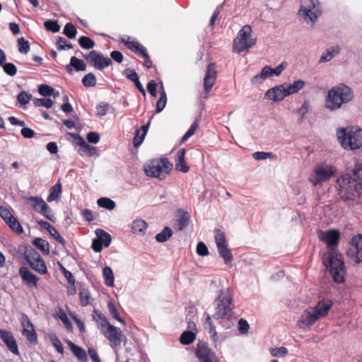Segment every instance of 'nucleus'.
Wrapping results in <instances>:
<instances>
[{
    "instance_id": "obj_1",
    "label": "nucleus",
    "mask_w": 362,
    "mask_h": 362,
    "mask_svg": "<svg viewBox=\"0 0 362 362\" xmlns=\"http://www.w3.org/2000/svg\"><path fill=\"white\" fill-rule=\"evenodd\" d=\"M318 238L328 247L327 252L323 255V264L329 270L335 283H344L346 276V268L341 255L336 251V247L340 240L339 231L336 229H330L326 231L320 230Z\"/></svg>"
},
{
    "instance_id": "obj_2",
    "label": "nucleus",
    "mask_w": 362,
    "mask_h": 362,
    "mask_svg": "<svg viewBox=\"0 0 362 362\" xmlns=\"http://www.w3.org/2000/svg\"><path fill=\"white\" fill-rule=\"evenodd\" d=\"M215 313L213 317L219 320V324L226 329H230L233 322L230 320L234 315L233 298L228 288H223L218 291L214 300Z\"/></svg>"
},
{
    "instance_id": "obj_3",
    "label": "nucleus",
    "mask_w": 362,
    "mask_h": 362,
    "mask_svg": "<svg viewBox=\"0 0 362 362\" xmlns=\"http://www.w3.org/2000/svg\"><path fill=\"white\" fill-rule=\"evenodd\" d=\"M337 141L346 151H354L362 147V129L358 126H348L337 129Z\"/></svg>"
},
{
    "instance_id": "obj_4",
    "label": "nucleus",
    "mask_w": 362,
    "mask_h": 362,
    "mask_svg": "<svg viewBox=\"0 0 362 362\" xmlns=\"http://www.w3.org/2000/svg\"><path fill=\"white\" fill-rule=\"evenodd\" d=\"M336 188L344 202L354 201L362 193V179L357 180L346 174L337 180Z\"/></svg>"
},
{
    "instance_id": "obj_5",
    "label": "nucleus",
    "mask_w": 362,
    "mask_h": 362,
    "mask_svg": "<svg viewBox=\"0 0 362 362\" xmlns=\"http://www.w3.org/2000/svg\"><path fill=\"white\" fill-rule=\"evenodd\" d=\"M354 98L352 90L341 83L332 87L327 93L326 107L332 111L339 109L342 103H347Z\"/></svg>"
},
{
    "instance_id": "obj_6",
    "label": "nucleus",
    "mask_w": 362,
    "mask_h": 362,
    "mask_svg": "<svg viewBox=\"0 0 362 362\" xmlns=\"http://www.w3.org/2000/svg\"><path fill=\"white\" fill-rule=\"evenodd\" d=\"M173 167V163L167 158H160L153 159L149 164L144 165V170L147 176L162 180L170 174Z\"/></svg>"
},
{
    "instance_id": "obj_7",
    "label": "nucleus",
    "mask_w": 362,
    "mask_h": 362,
    "mask_svg": "<svg viewBox=\"0 0 362 362\" xmlns=\"http://www.w3.org/2000/svg\"><path fill=\"white\" fill-rule=\"evenodd\" d=\"M252 28L250 25H244L238 32V36L233 40V49L240 53L248 51L256 43V38L251 37Z\"/></svg>"
},
{
    "instance_id": "obj_8",
    "label": "nucleus",
    "mask_w": 362,
    "mask_h": 362,
    "mask_svg": "<svg viewBox=\"0 0 362 362\" xmlns=\"http://www.w3.org/2000/svg\"><path fill=\"white\" fill-rule=\"evenodd\" d=\"M320 14V3L318 0H301L300 8L298 11V15L303 18L305 21L309 19L312 23H315Z\"/></svg>"
},
{
    "instance_id": "obj_9",
    "label": "nucleus",
    "mask_w": 362,
    "mask_h": 362,
    "mask_svg": "<svg viewBox=\"0 0 362 362\" xmlns=\"http://www.w3.org/2000/svg\"><path fill=\"white\" fill-rule=\"evenodd\" d=\"M195 356L199 362H219L216 353L209 347L206 342L199 340L197 344Z\"/></svg>"
},
{
    "instance_id": "obj_10",
    "label": "nucleus",
    "mask_w": 362,
    "mask_h": 362,
    "mask_svg": "<svg viewBox=\"0 0 362 362\" xmlns=\"http://www.w3.org/2000/svg\"><path fill=\"white\" fill-rule=\"evenodd\" d=\"M349 258L355 264L362 262V235L358 234L351 238L346 252Z\"/></svg>"
},
{
    "instance_id": "obj_11",
    "label": "nucleus",
    "mask_w": 362,
    "mask_h": 362,
    "mask_svg": "<svg viewBox=\"0 0 362 362\" xmlns=\"http://www.w3.org/2000/svg\"><path fill=\"white\" fill-rule=\"evenodd\" d=\"M93 320L98 323V327L106 337V334H111L116 331V327L112 325L107 320L106 316L99 310L95 309L93 313Z\"/></svg>"
},
{
    "instance_id": "obj_12",
    "label": "nucleus",
    "mask_w": 362,
    "mask_h": 362,
    "mask_svg": "<svg viewBox=\"0 0 362 362\" xmlns=\"http://www.w3.org/2000/svg\"><path fill=\"white\" fill-rule=\"evenodd\" d=\"M287 96L288 95L286 92L285 83L269 88L264 94V98L272 100L274 102L281 101Z\"/></svg>"
},
{
    "instance_id": "obj_13",
    "label": "nucleus",
    "mask_w": 362,
    "mask_h": 362,
    "mask_svg": "<svg viewBox=\"0 0 362 362\" xmlns=\"http://www.w3.org/2000/svg\"><path fill=\"white\" fill-rule=\"evenodd\" d=\"M319 319L313 308L306 309L300 315L298 326L301 329L309 328Z\"/></svg>"
},
{
    "instance_id": "obj_14",
    "label": "nucleus",
    "mask_w": 362,
    "mask_h": 362,
    "mask_svg": "<svg viewBox=\"0 0 362 362\" xmlns=\"http://www.w3.org/2000/svg\"><path fill=\"white\" fill-rule=\"evenodd\" d=\"M315 173L316 175L315 180L313 181V186H317L321 182L329 180L332 176H334V171L329 166H317L315 169Z\"/></svg>"
},
{
    "instance_id": "obj_15",
    "label": "nucleus",
    "mask_w": 362,
    "mask_h": 362,
    "mask_svg": "<svg viewBox=\"0 0 362 362\" xmlns=\"http://www.w3.org/2000/svg\"><path fill=\"white\" fill-rule=\"evenodd\" d=\"M0 337L12 354L19 355L16 341L11 332L0 329Z\"/></svg>"
},
{
    "instance_id": "obj_16",
    "label": "nucleus",
    "mask_w": 362,
    "mask_h": 362,
    "mask_svg": "<svg viewBox=\"0 0 362 362\" xmlns=\"http://www.w3.org/2000/svg\"><path fill=\"white\" fill-rule=\"evenodd\" d=\"M19 275L23 281L29 287L37 288L39 278L32 273L26 267H21L19 269Z\"/></svg>"
},
{
    "instance_id": "obj_17",
    "label": "nucleus",
    "mask_w": 362,
    "mask_h": 362,
    "mask_svg": "<svg viewBox=\"0 0 362 362\" xmlns=\"http://www.w3.org/2000/svg\"><path fill=\"white\" fill-rule=\"evenodd\" d=\"M204 316L205 317V320L203 322L204 329L210 334L214 346L216 348L218 337L216 330V327L211 320V317L208 313H204Z\"/></svg>"
},
{
    "instance_id": "obj_18",
    "label": "nucleus",
    "mask_w": 362,
    "mask_h": 362,
    "mask_svg": "<svg viewBox=\"0 0 362 362\" xmlns=\"http://www.w3.org/2000/svg\"><path fill=\"white\" fill-rule=\"evenodd\" d=\"M333 305V302L329 299L320 300L316 305L313 308L319 318L327 316Z\"/></svg>"
},
{
    "instance_id": "obj_19",
    "label": "nucleus",
    "mask_w": 362,
    "mask_h": 362,
    "mask_svg": "<svg viewBox=\"0 0 362 362\" xmlns=\"http://www.w3.org/2000/svg\"><path fill=\"white\" fill-rule=\"evenodd\" d=\"M37 224L40 226L42 228L47 230L49 235L59 243H60L64 247L66 245V241L60 235L57 229L52 226L49 222L40 220L37 221Z\"/></svg>"
},
{
    "instance_id": "obj_20",
    "label": "nucleus",
    "mask_w": 362,
    "mask_h": 362,
    "mask_svg": "<svg viewBox=\"0 0 362 362\" xmlns=\"http://www.w3.org/2000/svg\"><path fill=\"white\" fill-rule=\"evenodd\" d=\"M211 64L207 66V71L204 78V87L206 93H209L214 84L216 71L214 69H211Z\"/></svg>"
},
{
    "instance_id": "obj_21",
    "label": "nucleus",
    "mask_w": 362,
    "mask_h": 362,
    "mask_svg": "<svg viewBox=\"0 0 362 362\" xmlns=\"http://www.w3.org/2000/svg\"><path fill=\"white\" fill-rule=\"evenodd\" d=\"M186 150L185 148L180 149L175 154V169L182 173H187L189 171V166L187 165L185 160V155Z\"/></svg>"
},
{
    "instance_id": "obj_22",
    "label": "nucleus",
    "mask_w": 362,
    "mask_h": 362,
    "mask_svg": "<svg viewBox=\"0 0 362 362\" xmlns=\"http://www.w3.org/2000/svg\"><path fill=\"white\" fill-rule=\"evenodd\" d=\"M106 338L113 343L115 346H118L122 342L126 344L127 342V338L125 335L122 333L119 328L116 327V331L112 332L111 334H106Z\"/></svg>"
},
{
    "instance_id": "obj_23",
    "label": "nucleus",
    "mask_w": 362,
    "mask_h": 362,
    "mask_svg": "<svg viewBox=\"0 0 362 362\" xmlns=\"http://www.w3.org/2000/svg\"><path fill=\"white\" fill-rule=\"evenodd\" d=\"M269 69V66H265L261 70L260 73L257 74L251 78V83L252 85L262 84L268 77L271 76V73Z\"/></svg>"
},
{
    "instance_id": "obj_24",
    "label": "nucleus",
    "mask_w": 362,
    "mask_h": 362,
    "mask_svg": "<svg viewBox=\"0 0 362 362\" xmlns=\"http://www.w3.org/2000/svg\"><path fill=\"white\" fill-rule=\"evenodd\" d=\"M29 266L30 268L33 270H35L36 272L39 273L40 274H45L47 273V268L45 264V262L44 259H38L36 260H33L31 262H30Z\"/></svg>"
},
{
    "instance_id": "obj_25",
    "label": "nucleus",
    "mask_w": 362,
    "mask_h": 362,
    "mask_svg": "<svg viewBox=\"0 0 362 362\" xmlns=\"http://www.w3.org/2000/svg\"><path fill=\"white\" fill-rule=\"evenodd\" d=\"M148 227V224L142 219L134 220L131 226V230L133 233L144 235Z\"/></svg>"
},
{
    "instance_id": "obj_26",
    "label": "nucleus",
    "mask_w": 362,
    "mask_h": 362,
    "mask_svg": "<svg viewBox=\"0 0 362 362\" xmlns=\"http://www.w3.org/2000/svg\"><path fill=\"white\" fill-rule=\"evenodd\" d=\"M216 247L219 256L223 259L225 264L230 263L233 260V255L228 249L227 243Z\"/></svg>"
},
{
    "instance_id": "obj_27",
    "label": "nucleus",
    "mask_w": 362,
    "mask_h": 362,
    "mask_svg": "<svg viewBox=\"0 0 362 362\" xmlns=\"http://www.w3.org/2000/svg\"><path fill=\"white\" fill-rule=\"evenodd\" d=\"M32 243L40 250L43 255H47L49 254V245L47 240L41 238H35Z\"/></svg>"
},
{
    "instance_id": "obj_28",
    "label": "nucleus",
    "mask_w": 362,
    "mask_h": 362,
    "mask_svg": "<svg viewBox=\"0 0 362 362\" xmlns=\"http://www.w3.org/2000/svg\"><path fill=\"white\" fill-rule=\"evenodd\" d=\"M97 238L101 242L105 247H107L111 244V235L103 229L97 228L95 230Z\"/></svg>"
},
{
    "instance_id": "obj_29",
    "label": "nucleus",
    "mask_w": 362,
    "mask_h": 362,
    "mask_svg": "<svg viewBox=\"0 0 362 362\" xmlns=\"http://www.w3.org/2000/svg\"><path fill=\"white\" fill-rule=\"evenodd\" d=\"M24 259L29 264L33 260L42 259L39 252L31 246L25 247L24 251Z\"/></svg>"
},
{
    "instance_id": "obj_30",
    "label": "nucleus",
    "mask_w": 362,
    "mask_h": 362,
    "mask_svg": "<svg viewBox=\"0 0 362 362\" xmlns=\"http://www.w3.org/2000/svg\"><path fill=\"white\" fill-rule=\"evenodd\" d=\"M103 276L105 284L108 287L114 286L115 276L112 268L105 266L103 269Z\"/></svg>"
},
{
    "instance_id": "obj_31",
    "label": "nucleus",
    "mask_w": 362,
    "mask_h": 362,
    "mask_svg": "<svg viewBox=\"0 0 362 362\" xmlns=\"http://www.w3.org/2000/svg\"><path fill=\"white\" fill-rule=\"evenodd\" d=\"M62 194V184L57 182L54 186L50 188L49 194L47 197V201L50 202L56 200L60 197Z\"/></svg>"
},
{
    "instance_id": "obj_32",
    "label": "nucleus",
    "mask_w": 362,
    "mask_h": 362,
    "mask_svg": "<svg viewBox=\"0 0 362 362\" xmlns=\"http://www.w3.org/2000/svg\"><path fill=\"white\" fill-rule=\"evenodd\" d=\"M173 234V230L168 227L165 226L161 232L156 234L155 238L158 243L166 242Z\"/></svg>"
},
{
    "instance_id": "obj_33",
    "label": "nucleus",
    "mask_w": 362,
    "mask_h": 362,
    "mask_svg": "<svg viewBox=\"0 0 362 362\" xmlns=\"http://www.w3.org/2000/svg\"><path fill=\"white\" fill-rule=\"evenodd\" d=\"M305 83L303 80H296L292 84L286 86V92L288 95L298 93L305 86Z\"/></svg>"
},
{
    "instance_id": "obj_34",
    "label": "nucleus",
    "mask_w": 362,
    "mask_h": 362,
    "mask_svg": "<svg viewBox=\"0 0 362 362\" xmlns=\"http://www.w3.org/2000/svg\"><path fill=\"white\" fill-rule=\"evenodd\" d=\"M196 339V334L191 330L184 331L180 337V341L183 345L192 344Z\"/></svg>"
},
{
    "instance_id": "obj_35",
    "label": "nucleus",
    "mask_w": 362,
    "mask_h": 362,
    "mask_svg": "<svg viewBox=\"0 0 362 362\" xmlns=\"http://www.w3.org/2000/svg\"><path fill=\"white\" fill-rule=\"evenodd\" d=\"M80 304L82 307H86L90 304L91 294L86 288H82L79 292Z\"/></svg>"
},
{
    "instance_id": "obj_36",
    "label": "nucleus",
    "mask_w": 362,
    "mask_h": 362,
    "mask_svg": "<svg viewBox=\"0 0 362 362\" xmlns=\"http://www.w3.org/2000/svg\"><path fill=\"white\" fill-rule=\"evenodd\" d=\"M190 221V215L187 211H182V214L177 219V228L179 230H183L189 225Z\"/></svg>"
},
{
    "instance_id": "obj_37",
    "label": "nucleus",
    "mask_w": 362,
    "mask_h": 362,
    "mask_svg": "<svg viewBox=\"0 0 362 362\" xmlns=\"http://www.w3.org/2000/svg\"><path fill=\"white\" fill-rule=\"evenodd\" d=\"M48 337L56 351L60 354H63L64 353V347L57 334L55 333H49Z\"/></svg>"
},
{
    "instance_id": "obj_38",
    "label": "nucleus",
    "mask_w": 362,
    "mask_h": 362,
    "mask_svg": "<svg viewBox=\"0 0 362 362\" xmlns=\"http://www.w3.org/2000/svg\"><path fill=\"white\" fill-rule=\"evenodd\" d=\"M97 204L99 207L106 209L108 210H113L115 206V202L107 197H100L97 200Z\"/></svg>"
},
{
    "instance_id": "obj_39",
    "label": "nucleus",
    "mask_w": 362,
    "mask_h": 362,
    "mask_svg": "<svg viewBox=\"0 0 362 362\" xmlns=\"http://www.w3.org/2000/svg\"><path fill=\"white\" fill-rule=\"evenodd\" d=\"M39 214L52 222H55L56 221V218L52 210L47 203H44V204H42V207L39 211Z\"/></svg>"
},
{
    "instance_id": "obj_40",
    "label": "nucleus",
    "mask_w": 362,
    "mask_h": 362,
    "mask_svg": "<svg viewBox=\"0 0 362 362\" xmlns=\"http://www.w3.org/2000/svg\"><path fill=\"white\" fill-rule=\"evenodd\" d=\"M107 307L110 312V314L112 315V317L117 320L118 322L122 323L123 325H125L126 322L125 320L120 317L119 313L115 306V305L113 303L112 300H109L107 303Z\"/></svg>"
},
{
    "instance_id": "obj_41",
    "label": "nucleus",
    "mask_w": 362,
    "mask_h": 362,
    "mask_svg": "<svg viewBox=\"0 0 362 362\" xmlns=\"http://www.w3.org/2000/svg\"><path fill=\"white\" fill-rule=\"evenodd\" d=\"M71 350L73 354L81 361L87 362L88 356L86 351L81 346L76 345Z\"/></svg>"
},
{
    "instance_id": "obj_42",
    "label": "nucleus",
    "mask_w": 362,
    "mask_h": 362,
    "mask_svg": "<svg viewBox=\"0 0 362 362\" xmlns=\"http://www.w3.org/2000/svg\"><path fill=\"white\" fill-rule=\"evenodd\" d=\"M25 199L28 202H33L32 207L37 213H39V211L40 210V209H42V204H44V203H46L42 199V198H41L40 197L30 196V197H26Z\"/></svg>"
},
{
    "instance_id": "obj_43",
    "label": "nucleus",
    "mask_w": 362,
    "mask_h": 362,
    "mask_svg": "<svg viewBox=\"0 0 362 362\" xmlns=\"http://www.w3.org/2000/svg\"><path fill=\"white\" fill-rule=\"evenodd\" d=\"M339 52L338 49H335L332 47L326 50L325 53H323L319 60L320 62H329L337 53Z\"/></svg>"
},
{
    "instance_id": "obj_44",
    "label": "nucleus",
    "mask_w": 362,
    "mask_h": 362,
    "mask_svg": "<svg viewBox=\"0 0 362 362\" xmlns=\"http://www.w3.org/2000/svg\"><path fill=\"white\" fill-rule=\"evenodd\" d=\"M33 104L35 107L43 106L49 109L52 107V105H54V102L49 98H34Z\"/></svg>"
},
{
    "instance_id": "obj_45",
    "label": "nucleus",
    "mask_w": 362,
    "mask_h": 362,
    "mask_svg": "<svg viewBox=\"0 0 362 362\" xmlns=\"http://www.w3.org/2000/svg\"><path fill=\"white\" fill-rule=\"evenodd\" d=\"M97 79L93 73H88L82 78L83 86L86 88L94 87L96 85Z\"/></svg>"
},
{
    "instance_id": "obj_46",
    "label": "nucleus",
    "mask_w": 362,
    "mask_h": 362,
    "mask_svg": "<svg viewBox=\"0 0 362 362\" xmlns=\"http://www.w3.org/2000/svg\"><path fill=\"white\" fill-rule=\"evenodd\" d=\"M78 44L81 48L85 49H92L95 46V42L89 37L81 36L78 39Z\"/></svg>"
},
{
    "instance_id": "obj_47",
    "label": "nucleus",
    "mask_w": 362,
    "mask_h": 362,
    "mask_svg": "<svg viewBox=\"0 0 362 362\" xmlns=\"http://www.w3.org/2000/svg\"><path fill=\"white\" fill-rule=\"evenodd\" d=\"M23 334L25 336L27 340L30 343H37V334L34 328L23 329Z\"/></svg>"
},
{
    "instance_id": "obj_48",
    "label": "nucleus",
    "mask_w": 362,
    "mask_h": 362,
    "mask_svg": "<svg viewBox=\"0 0 362 362\" xmlns=\"http://www.w3.org/2000/svg\"><path fill=\"white\" fill-rule=\"evenodd\" d=\"M9 228L17 234H21L23 232V229L20 222L13 216L11 219V221H7L6 223Z\"/></svg>"
},
{
    "instance_id": "obj_49",
    "label": "nucleus",
    "mask_w": 362,
    "mask_h": 362,
    "mask_svg": "<svg viewBox=\"0 0 362 362\" xmlns=\"http://www.w3.org/2000/svg\"><path fill=\"white\" fill-rule=\"evenodd\" d=\"M63 34L69 39H74L76 36L77 30L71 23H67L64 28Z\"/></svg>"
},
{
    "instance_id": "obj_50",
    "label": "nucleus",
    "mask_w": 362,
    "mask_h": 362,
    "mask_svg": "<svg viewBox=\"0 0 362 362\" xmlns=\"http://www.w3.org/2000/svg\"><path fill=\"white\" fill-rule=\"evenodd\" d=\"M18 52L21 54H27L30 49L29 42L23 37H20L17 40Z\"/></svg>"
},
{
    "instance_id": "obj_51",
    "label": "nucleus",
    "mask_w": 362,
    "mask_h": 362,
    "mask_svg": "<svg viewBox=\"0 0 362 362\" xmlns=\"http://www.w3.org/2000/svg\"><path fill=\"white\" fill-rule=\"evenodd\" d=\"M112 63V62L111 59L104 57V55L102 53H100L95 69L101 71L111 65Z\"/></svg>"
},
{
    "instance_id": "obj_52",
    "label": "nucleus",
    "mask_w": 362,
    "mask_h": 362,
    "mask_svg": "<svg viewBox=\"0 0 362 362\" xmlns=\"http://www.w3.org/2000/svg\"><path fill=\"white\" fill-rule=\"evenodd\" d=\"M58 316H59V318L61 320V321L64 325L66 329L68 331H71L73 329L72 323L68 318L64 310L61 308H59V312Z\"/></svg>"
},
{
    "instance_id": "obj_53",
    "label": "nucleus",
    "mask_w": 362,
    "mask_h": 362,
    "mask_svg": "<svg viewBox=\"0 0 362 362\" xmlns=\"http://www.w3.org/2000/svg\"><path fill=\"white\" fill-rule=\"evenodd\" d=\"M44 26L47 30L54 33H58L60 30V25L57 21L47 20L44 22Z\"/></svg>"
},
{
    "instance_id": "obj_54",
    "label": "nucleus",
    "mask_w": 362,
    "mask_h": 362,
    "mask_svg": "<svg viewBox=\"0 0 362 362\" xmlns=\"http://www.w3.org/2000/svg\"><path fill=\"white\" fill-rule=\"evenodd\" d=\"M56 45L58 50L69 49L73 47L71 42H68L64 37L61 36L57 37Z\"/></svg>"
},
{
    "instance_id": "obj_55",
    "label": "nucleus",
    "mask_w": 362,
    "mask_h": 362,
    "mask_svg": "<svg viewBox=\"0 0 362 362\" xmlns=\"http://www.w3.org/2000/svg\"><path fill=\"white\" fill-rule=\"evenodd\" d=\"M167 103V95L165 91H160V98L156 103V113L160 112L165 107Z\"/></svg>"
},
{
    "instance_id": "obj_56",
    "label": "nucleus",
    "mask_w": 362,
    "mask_h": 362,
    "mask_svg": "<svg viewBox=\"0 0 362 362\" xmlns=\"http://www.w3.org/2000/svg\"><path fill=\"white\" fill-rule=\"evenodd\" d=\"M71 66H74L76 71H84L86 69V64L85 62L76 57H71Z\"/></svg>"
},
{
    "instance_id": "obj_57",
    "label": "nucleus",
    "mask_w": 362,
    "mask_h": 362,
    "mask_svg": "<svg viewBox=\"0 0 362 362\" xmlns=\"http://www.w3.org/2000/svg\"><path fill=\"white\" fill-rule=\"evenodd\" d=\"M38 93L44 97H49L54 93V88L52 86L42 83L38 86Z\"/></svg>"
},
{
    "instance_id": "obj_58",
    "label": "nucleus",
    "mask_w": 362,
    "mask_h": 362,
    "mask_svg": "<svg viewBox=\"0 0 362 362\" xmlns=\"http://www.w3.org/2000/svg\"><path fill=\"white\" fill-rule=\"evenodd\" d=\"M1 66L3 67L4 71L10 76H13L17 73V68L13 63L5 62Z\"/></svg>"
},
{
    "instance_id": "obj_59",
    "label": "nucleus",
    "mask_w": 362,
    "mask_h": 362,
    "mask_svg": "<svg viewBox=\"0 0 362 362\" xmlns=\"http://www.w3.org/2000/svg\"><path fill=\"white\" fill-rule=\"evenodd\" d=\"M214 232H215L214 239H215L216 246L220 245H224V244L227 243L225 233L221 229L216 228Z\"/></svg>"
},
{
    "instance_id": "obj_60",
    "label": "nucleus",
    "mask_w": 362,
    "mask_h": 362,
    "mask_svg": "<svg viewBox=\"0 0 362 362\" xmlns=\"http://www.w3.org/2000/svg\"><path fill=\"white\" fill-rule=\"evenodd\" d=\"M32 98V95L24 90L21 91L17 95V101L22 105H27Z\"/></svg>"
},
{
    "instance_id": "obj_61",
    "label": "nucleus",
    "mask_w": 362,
    "mask_h": 362,
    "mask_svg": "<svg viewBox=\"0 0 362 362\" xmlns=\"http://www.w3.org/2000/svg\"><path fill=\"white\" fill-rule=\"evenodd\" d=\"M130 37H127V40L124 38H122V42L124 43L128 49H131L134 52H137L138 49L139 48L141 44L138 42L129 41Z\"/></svg>"
},
{
    "instance_id": "obj_62",
    "label": "nucleus",
    "mask_w": 362,
    "mask_h": 362,
    "mask_svg": "<svg viewBox=\"0 0 362 362\" xmlns=\"http://www.w3.org/2000/svg\"><path fill=\"white\" fill-rule=\"evenodd\" d=\"M288 349L284 346L279 348H273L270 349V353L274 357H284L288 354Z\"/></svg>"
},
{
    "instance_id": "obj_63",
    "label": "nucleus",
    "mask_w": 362,
    "mask_h": 362,
    "mask_svg": "<svg viewBox=\"0 0 362 362\" xmlns=\"http://www.w3.org/2000/svg\"><path fill=\"white\" fill-rule=\"evenodd\" d=\"M100 54V52H99L96 50H92L89 52V54H88L85 56V59L87 61L93 63V66L96 68V65H97Z\"/></svg>"
},
{
    "instance_id": "obj_64",
    "label": "nucleus",
    "mask_w": 362,
    "mask_h": 362,
    "mask_svg": "<svg viewBox=\"0 0 362 362\" xmlns=\"http://www.w3.org/2000/svg\"><path fill=\"white\" fill-rule=\"evenodd\" d=\"M122 75L124 76H125L127 79L131 81L132 82H134L139 78V76H138L137 73L136 72V71L134 69H130V68H127V69H124L122 71Z\"/></svg>"
}]
</instances>
